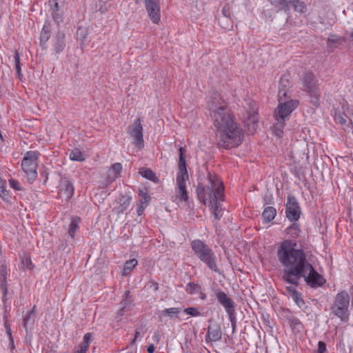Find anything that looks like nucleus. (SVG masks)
I'll return each mask as SVG.
<instances>
[{
	"instance_id": "obj_47",
	"label": "nucleus",
	"mask_w": 353,
	"mask_h": 353,
	"mask_svg": "<svg viewBox=\"0 0 353 353\" xmlns=\"http://www.w3.org/2000/svg\"><path fill=\"white\" fill-rule=\"evenodd\" d=\"M143 336V334L142 333V328H137L135 332L134 339L132 340V343H134L135 341L139 339V337H142Z\"/></svg>"
},
{
	"instance_id": "obj_13",
	"label": "nucleus",
	"mask_w": 353,
	"mask_h": 353,
	"mask_svg": "<svg viewBox=\"0 0 353 353\" xmlns=\"http://www.w3.org/2000/svg\"><path fill=\"white\" fill-rule=\"evenodd\" d=\"M301 214L299 203L294 196L289 197L286 203V216L290 221H296Z\"/></svg>"
},
{
	"instance_id": "obj_49",
	"label": "nucleus",
	"mask_w": 353,
	"mask_h": 353,
	"mask_svg": "<svg viewBox=\"0 0 353 353\" xmlns=\"http://www.w3.org/2000/svg\"><path fill=\"white\" fill-rule=\"evenodd\" d=\"M109 0H100L99 1V11L101 12V13H105L106 11H107V8L106 6H103V5H101V3H105L107 1H108Z\"/></svg>"
},
{
	"instance_id": "obj_62",
	"label": "nucleus",
	"mask_w": 353,
	"mask_h": 353,
	"mask_svg": "<svg viewBox=\"0 0 353 353\" xmlns=\"http://www.w3.org/2000/svg\"><path fill=\"white\" fill-rule=\"evenodd\" d=\"M204 298H205V295L201 296V299H204Z\"/></svg>"
},
{
	"instance_id": "obj_29",
	"label": "nucleus",
	"mask_w": 353,
	"mask_h": 353,
	"mask_svg": "<svg viewBox=\"0 0 353 353\" xmlns=\"http://www.w3.org/2000/svg\"><path fill=\"white\" fill-rule=\"evenodd\" d=\"M138 262L135 259L125 262L123 268V275L129 274L137 265Z\"/></svg>"
},
{
	"instance_id": "obj_36",
	"label": "nucleus",
	"mask_w": 353,
	"mask_h": 353,
	"mask_svg": "<svg viewBox=\"0 0 353 353\" xmlns=\"http://www.w3.org/2000/svg\"><path fill=\"white\" fill-rule=\"evenodd\" d=\"M291 296L299 307H302L304 305V301L299 292H294Z\"/></svg>"
},
{
	"instance_id": "obj_50",
	"label": "nucleus",
	"mask_w": 353,
	"mask_h": 353,
	"mask_svg": "<svg viewBox=\"0 0 353 353\" xmlns=\"http://www.w3.org/2000/svg\"><path fill=\"white\" fill-rule=\"evenodd\" d=\"M21 263L25 268H30L31 260L28 257H24L22 259Z\"/></svg>"
},
{
	"instance_id": "obj_60",
	"label": "nucleus",
	"mask_w": 353,
	"mask_h": 353,
	"mask_svg": "<svg viewBox=\"0 0 353 353\" xmlns=\"http://www.w3.org/2000/svg\"><path fill=\"white\" fill-rule=\"evenodd\" d=\"M295 325H297V326H301V323L299 321H295Z\"/></svg>"
},
{
	"instance_id": "obj_43",
	"label": "nucleus",
	"mask_w": 353,
	"mask_h": 353,
	"mask_svg": "<svg viewBox=\"0 0 353 353\" xmlns=\"http://www.w3.org/2000/svg\"><path fill=\"white\" fill-rule=\"evenodd\" d=\"M8 182H9L10 187L12 188H13L14 190H21V187L18 181H15L14 179L11 178L8 180Z\"/></svg>"
},
{
	"instance_id": "obj_1",
	"label": "nucleus",
	"mask_w": 353,
	"mask_h": 353,
	"mask_svg": "<svg viewBox=\"0 0 353 353\" xmlns=\"http://www.w3.org/2000/svg\"><path fill=\"white\" fill-rule=\"evenodd\" d=\"M278 260L283 267V281L298 285L299 280L303 278L312 287L321 286L325 279L314 270L307 259L305 252L297 248L294 240H284L277 250Z\"/></svg>"
},
{
	"instance_id": "obj_31",
	"label": "nucleus",
	"mask_w": 353,
	"mask_h": 353,
	"mask_svg": "<svg viewBox=\"0 0 353 353\" xmlns=\"http://www.w3.org/2000/svg\"><path fill=\"white\" fill-rule=\"evenodd\" d=\"M293 6L294 10L298 12H303L305 5L303 2L299 0H290V6Z\"/></svg>"
},
{
	"instance_id": "obj_38",
	"label": "nucleus",
	"mask_w": 353,
	"mask_h": 353,
	"mask_svg": "<svg viewBox=\"0 0 353 353\" xmlns=\"http://www.w3.org/2000/svg\"><path fill=\"white\" fill-rule=\"evenodd\" d=\"M285 125V121H283L281 124L279 123V121H276L274 126V133L276 136L280 137L283 134V129Z\"/></svg>"
},
{
	"instance_id": "obj_53",
	"label": "nucleus",
	"mask_w": 353,
	"mask_h": 353,
	"mask_svg": "<svg viewBox=\"0 0 353 353\" xmlns=\"http://www.w3.org/2000/svg\"><path fill=\"white\" fill-rule=\"evenodd\" d=\"M339 41V39L336 38L334 36L329 37L327 39L328 43H337Z\"/></svg>"
},
{
	"instance_id": "obj_8",
	"label": "nucleus",
	"mask_w": 353,
	"mask_h": 353,
	"mask_svg": "<svg viewBox=\"0 0 353 353\" xmlns=\"http://www.w3.org/2000/svg\"><path fill=\"white\" fill-rule=\"evenodd\" d=\"M298 101L296 100H288L287 101L279 103L276 110L274 112V118L276 121L281 123L288 119L292 111L296 108Z\"/></svg>"
},
{
	"instance_id": "obj_24",
	"label": "nucleus",
	"mask_w": 353,
	"mask_h": 353,
	"mask_svg": "<svg viewBox=\"0 0 353 353\" xmlns=\"http://www.w3.org/2000/svg\"><path fill=\"white\" fill-rule=\"evenodd\" d=\"M80 219L78 217L72 218L69 225L68 234L72 239L74 237V234L79 228Z\"/></svg>"
},
{
	"instance_id": "obj_25",
	"label": "nucleus",
	"mask_w": 353,
	"mask_h": 353,
	"mask_svg": "<svg viewBox=\"0 0 353 353\" xmlns=\"http://www.w3.org/2000/svg\"><path fill=\"white\" fill-rule=\"evenodd\" d=\"M35 318V306L28 312L23 319V325L27 328L28 326H31L34 323Z\"/></svg>"
},
{
	"instance_id": "obj_9",
	"label": "nucleus",
	"mask_w": 353,
	"mask_h": 353,
	"mask_svg": "<svg viewBox=\"0 0 353 353\" xmlns=\"http://www.w3.org/2000/svg\"><path fill=\"white\" fill-rule=\"evenodd\" d=\"M130 136L133 139L134 145L142 148L143 147V128L140 119H137L134 123L128 127Z\"/></svg>"
},
{
	"instance_id": "obj_52",
	"label": "nucleus",
	"mask_w": 353,
	"mask_h": 353,
	"mask_svg": "<svg viewBox=\"0 0 353 353\" xmlns=\"http://www.w3.org/2000/svg\"><path fill=\"white\" fill-rule=\"evenodd\" d=\"M152 340L154 342L158 343L160 341V335L159 332H154L153 336H152Z\"/></svg>"
},
{
	"instance_id": "obj_28",
	"label": "nucleus",
	"mask_w": 353,
	"mask_h": 353,
	"mask_svg": "<svg viewBox=\"0 0 353 353\" xmlns=\"http://www.w3.org/2000/svg\"><path fill=\"white\" fill-rule=\"evenodd\" d=\"M72 161H83L85 158L81 151L78 148H74L71 151L69 155Z\"/></svg>"
},
{
	"instance_id": "obj_44",
	"label": "nucleus",
	"mask_w": 353,
	"mask_h": 353,
	"mask_svg": "<svg viewBox=\"0 0 353 353\" xmlns=\"http://www.w3.org/2000/svg\"><path fill=\"white\" fill-rule=\"evenodd\" d=\"M287 230H288V233L292 235V236H297L299 234V232L297 226L294 225L288 228Z\"/></svg>"
},
{
	"instance_id": "obj_59",
	"label": "nucleus",
	"mask_w": 353,
	"mask_h": 353,
	"mask_svg": "<svg viewBox=\"0 0 353 353\" xmlns=\"http://www.w3.org/2000/svg\"><path fill=\"white\" fill-rule=\"evenodd\" d=\"M8 334L9 335L10 340L13 343V339H12V335H11L10 330H8Z\"/></svg>"
},
{
	"instance_id": "obj_39",
	"label": "nucleus",
	"mask_w": 353,
	"mask_h": 353,
	"mask_svg": "<svg viewBox=\"0 0 353 353\" xmlns=\"http://www.w3.org/2000/svg\"><path fill=\"white\" fill-rule=\"evenodd\" d=\"M0 288L3 293V300L5 301L8 294V285L6 279L0 280Z\"/></svg>"
},
{
	"instance_id": "obj_63",
	"label": "nucleus",
	"mask_w": 353,
	"mask_h": 353,
	"mask_svg": "<svg viewBox=\"0 0 353 353\" xmlns=\"http://www.w3.org/2000/svg\"><path fill=\"white\" fill-rule=\"evenodd\" d=\"M352 36L353 37V32L352 33Z\"/></svg>"
},
{
	"instance_id": "obj_18",
	"label": "nucleus",
	"mask_w": 353,
	"mask_h": 353,
	"mask_svg": "<svg viewBox=\"0 0 353 353\" xmlns=\"http://www.w3.org/2000/svg\"><path fill=\"white\" fill-rule=\"evenodd\" d=\"M130 198L126 196H121L118 201L114 203L113 211L117 214H123L130 206Z\"/></svg>"
},
{
	"instance_id": "obj_42",
	"label": "nucleus",
	"mask_w": 353,
	"mask_h": 353,
	"mask_svg": "<svg viewBox=\"0 0 353 353\" xmlns=\"http://www.w3.org/2000/svg\"><path fill=\"white\" fill-rule=\"evenodd\" d=\"M288 90L286 88H279L278 97H279V103H280V101L281 102H284L283 99L287 97Z\"/></svg>"
},
{
	"instance_id": "obj_4",
	"label": "nucleus",
	"mask_w": 353,
	"mask_h": 353,
	"mask_svg": "<svg viewBox=\"0 0 353 353\" xmlns=\"http://www.w3.org/2000/svg\"><path fill=\"white\" fill-rule=\"evenodd\" d=\"M178 168L176 179V188L172 201L179 205L180 203L187 202L188 200L185 183L189 177L186 169L185 149L183 147L179 148Z\"/></svg>"
},
{
	"instance_id": "obj_20",
	"label": "nucleus",
	"mask_w": 353,
	"mask_h": 353,
	"mask_svg": "<svg viewBox=\"0 0 353 353\" xmlns=\"http://www.w3.org/2000/svg\"><path fill=\"white\" fill-rule=\"evenodd\" d=\"M65 35L63 33L58 32L52 39L53 50L56 53H60L65 48Z\"/></svg>"
},
{
	"instance_id": "obj_45",
	"label": "nucleus",
	"mask_w": 353,
	"mask_h": 353,
	"mask_svg": "<svg viewBox=\"0 0 353 353\" xmlns=\"http://www.w3.org/2000/svg\"><path fill=\"white\" fill-rule=\"evenodd\" d=\"M288 79L286 77L283 76L281 78L280 83H279V88H286L289 85Z\"/></svg>"
},
{
	"instance_id": "obj_35",
	"label": "nucleus",
	"mask_w": 353,
	"mask_h": 353,
	"mask_svg": "<svg viewBox=\"0 0 353 353\" xmlns=\"http://www.w3.org/2000/svg\"><path fill=\"white\" fill-rule=\"evenodd\" d=\"M139 195L140 197L139 203L147 206L150 200V196L143 190H139Z\"/></svg>"
},
{
	"instance_id": "obj_6",
	"label": "nucleus",
	"mask_w": 353,
	"mask_h": 353,
	"mask_svg": "<svg viewBox=\"0 0 353 353\" xmlns=\"http://www.w3.org/2000/svg\"><path fill=\"white\" fill-rule=\"evenodd\" d=\"M350 296L348 293L343 290L338 293L331 307L333 314L339 317L342 321H347L349 316Z\"/></svg>"
},
{
	"instance_id": "obj_37",
	"label": "nucleus",
	"mask_w": 353,
	"mask_h": 353,
	"mask_svg": "<svg viewBox=\"0 0 353 353\" xmlns=\"http://www.w3.org/2000/svg\"><path fill=\"white\" fill-rule=\"evenodd\" d=\"M200 291V287L192 283H189L186 286V292L190 294H193Z\"/></svg>"
},
{
	"instance_id": "obj_10",
	"label": "nucleus",
	"mask_w": 353,
	"mask_h": 353,
	"mask_svg": "<svg viewBox=\"0 0 353 353\" xmlns=\"http://www.w3.org/2000/svg\"><path fill=\"white\" fill-rule=\"evenodd\" d=\"M303 83L304 90L317 100L320 92L316 85V81L314 75L312 73H305L303 76Z\"/></svg>"
},
{
	"instance_id": "obj_7",
	"label": "nucleus",
	"mask_w": 353,
	"mask_h": 353,
	"mask_svg": "<svg viewBox=\"0 0 353 353\" xmlns=\"http://www.w3.org/2000/svg\"><path fill=\"white\" fill-rule=\"evenodd\" d=\"M37 159L38 152L37 151H28L26 153L21 162V168L30 183H32L37 176Z\"/></svg>"
},
{
	"instance_id": "obj_32",
	"label": "nucleus",
	"mask_w": 353,
	"mask_h": 353,
	"mask_svg": "<svg viewBox=\"0 0 353 353\" xmlns=\"http://www.w3.org/2000/svg\"><path fill=\"white\" fill-rule=\"evenodd\" d=\"M50 38V30L48 26H44L41 30L40 39L42 44L46 43Z\"/></svg>"
},
{
	"instance_id": "obj_3",
	"label": "nucleus",
	"mask_w": 353,
	"mask_h": 353,
	"mask_svg": "<svg viewBox=\"0 0 353 353\" xmlns=\"http://www.w3.org/2000/svg\"><path fill=\"white\" fill-rule=\"evenodd\" d=\"M223 186L220 179L209 174L206 181L199 184L196 189L197 196L204 205L210 206L221 200L223 196Z\"/></svg>"
},
{
	"instance_id": "obj_23",
	"label": "nucleus",
	"mask_w": 353,
	"mask_h": 353,
	"mask_svg": "<svg viewBox=\"0 0 353 353\" xmlns=\"http://www.w3.org/2000/svg\"><path fill=\"white\" fill-rule=\"evenodd\" d=\"M276 214V209L273 207L268 206L264 209L262 216L265 221L270 222L274 219Z\"/></svg>"
},
{
	"instance_id": "obj_55",
	"label": "nucleus",
	"mask_w": 353,
	"mask_h": 353,
	"mask_svg": "<svg viewBox=\"0 0 353 353\" xmlns=\"http://www.w3.org/2000/svg\"><path fill=\"white\" fill-rule=\"evenodd\" d=\"M230 319V321L232 323V332H234L235 331V327H236V320H235V316H234V314H233V318L232 319Z\"/></svg>"
},
{
	"instance_id": "obj_11",
	"label": "nucleus",
	"mask_w": 353,
	"mask_h": 353,
	"mask_svg": "<svg viewBox=\"0 0 353 353\" xmlns=\"http://www.w3.org/2000/svg\"><path fill=\"white\" fill-rule=\"evenodd\" d=\"M148 16L152 22L158 24L161 19L159 0H144Z\"/></svg>"
},
{
	"instance_id": "obj_54",
	"label": "nucleus",
	"mask_w": 353,
	"mask_h": 353,
	"mask_svg": "<svg viewBox=\"0 0 353 353\" xmlns=\"http://www.w3.org/2000/svg\"><path fill=\"white\" fill-rule=\"evenodd\" d=\"M286 290L288 292V293L290 294V296L292 294H293V292H296V290L294 289V288L292 286V285H290V286H288L286 288Z\"/></svg>"
},
{
	"instance_id": "obj_19",
	"label": "nucleus",
	"mask_w": 353,
	"mask_h": 353,
	"mask_svg": "<svg viewBox=\"0 0 353 353\" xmlns=\"http://www.w3.org/2000/svg\"><path fill=\"white\" fill-rule=\"evenodd\" d=\"M49 4L51 8L54 20L57 23L62 21L64 12L63 9L65 3H62L61 5L59 4V2L49 3Z\"/></svg>"
},
{
	"instance_id": "obj_27",
	"label": "nucleus",
	"mask_w": 353,
	"mask_h": 353,
	"mask_svg": "<svg viewBox=\"0 0 353 353\" xmlns=\"http://www.w3.org/2000/svg\"><path fill=\"white\" fill-rule=\"evenodd\" d=\"M140 174L143 177H145L152 181H154V182L158 181V179L156 176L154 172L153 171H152L150 169L143 168L141 170Z\"/></svg>"
},
{
	"instance_id": "obj_51",
	"label": "nucleus",
	"mask_w": 353,
	"mask_h": 353,
	"mask_svg": "<svg viewBox=\"0 0 353 353\" xmlns=\"http://www.w3.org/2000/svg\"><path fill=\"white\" fill-rule=\"evenodd\" d=\"M146 206H145V205H142L141 203H140L138 207H137V214L138 215H141L144 211V209Z\"/></svg>"
},
{
	"instance_id": "obj_57",
	"label": "nucleus",
	"mask_w": 353,
	"mask_h": 353,
	"mask_svg": "<svg viewBox=\"0 0 353 353\" xmlns=\"http://www.w3.org/2000/svg\"><path fill=\"white\" fill-rule=\"evenodd\" d=\"M339 123H342V124H344L346 123V119L342 117V116H339L336 119Z\"/></svg>"
},
{
	"instance_id": "obj_46",
	"label": "nucleus",
	"mask_w": 353,
	"mask_h": 353,
	"mask_svg": "<svg viewBox=\"0 0 353 353\" xmlns=\"http://www.w3.org/2000/svg\"><path fill=\"white\" fill-rule=\"evenodd\" d=\"M326 350L325 343L323 341H319L318 343V349L316 353H324Z\"/></svg>"
},
{
	"instance_id": "obj_26",
	"label": "nucleus",
	"mask_w": 353,
	"mask_h": 353,
	"mask_svg": "<svg viewBox=\"0 0 353 353\" xmlns=\"http://www.w3.org/2000/svg\"><path fill=\"white\" fill-rule=\"evenodd\" d=\"M0 197L6 202H8L11 198L9 192L6 190V181L1 179H0Z\"/></svg>"
},
{
	"instance_id": "obj_34",
	"label": "nucleus",
	"mask_w": 353,
	"mask_h": 353,
	"mask_svg": "<svg viewBox=\"0 0 353 353\" xmlns=\"http://www.w3.org/2000/svg\"><path fill=\"white\" fill-rule=\"evenodd\" d=\"M13 61L14 62L15 69L17 70V75L19 77H20L21 76L20 58H19V54L17 51L14 52V55L13 57Z\"/></svg>"
},
{
	"instance_id": "obj_30",
	"label": "nucleus",
	"mask_w": 353,
	"mask_h": 353,
	"mask_svg": "<svg viewBox=\"0 0 353 353\" xmlns=\"http://www.w3.org/2000/svg\"><path fill=\"white\" fill-rule=\"evenodd\" d=\"M88 34V29L85 27H79L77 30V39L79 40L81 42H83Z\"/></svg>"
},
{
	"instance_id": "obj_41",
	"label": "nucleus",
	"mask_w": 353,
	"mask_h": 353,
	"mask_svg": "<svg viewBox=\"0 0 353 353\" xmlns=\"http://www.w3.org/2000/svg\"><path fill=\"white\" fill-rule=\"evenodd\" d=\"M184 312L191 316H198L201 314L198 309L193 307L185 308Z\"/></svg>"
},
{
	"instance_id": "obj_16",
	"label": "nucleus",
	"mask_w": 353,
	"mask_h": 353,
	"mask_svg": "<svg viewBox=\"0 0 353 353\" xmlns=\"http://www.w3.org/2000/svg\"><path fill=\"white\" fill-rule=\"evenodd\" d=\"M122 170V165L120 163H114L107 171L106 176L104 179V183L108 185L112 183L119 177Z\"/></svg>"
},
{
	"instance_id": "obj_15",
	"label": "nucleus",
	"mask_w": 353,
	"mask_h": 353,
	"mask_svg": "<svg viewBox=\"0 0 353 353\" xmlns=\"http://www.w3.org/2000/svg\"><path fill=\"white\" fill-rule=\"evenodd\" d=\"M216 298L218 301L224 307L226 312L228 313L229 318H233L234 313V303L232 299L228 296V295L223 291H218L216 292Z\"/></svg>"
},
{
	"instance_id": "obj_2",
	"label": "nucleus",
	"mask_w": 353,
	"mask_h": 353,
	"mask_svg": "<svg viewBox=\"0 0 353 353\" xmlns=\"http://www.w3.org/2000/svg\"><path fill=\"white\" fill-rule=\"evenodd\" d=\"M208 107L217 130L218 145L226 149L239 146L242 142V130L228 111L220 94H211L208 99Z\"/></svg>"
},
{
	"instance_id": "obj_56",
	"label": "nucleus",
	"mask_w": 353,
	"mask_h": 353,
	"mask_svg": "<svg viewBox=\"0 0 353 353\" xmlns=\"http://www.w3.org/2000/svg\"><path fill=\"white\" fill-rule=\"evenodd\" d=\"M154 350L155 347L153 344L150 345L147 348V351L148 353H154Z\"/></svg>"
},
{
	"instance_id": "obj_22",
	"label": "nucleus",
	"mask_w": 353,
	"mask_h": 353,
	"mask_svg": "<svg viewBox=\"0 0 353 353\" xmlns=\"http://www.w3.org/2000/svg\"><path fill=\"white\" fill-rule=\"evenodd\" d=\"M91 334L87 333L83 336L82 343L79 346V350L76 353H86L91 342Z\"/></svg>"
},
{
	"instance_id": "obj_33",
	"label": "nucleus",
	"mask_w": 353,
	"mask_h": 353,
	"mask_svg": "<svg viewBox=\"0 0 353 353\" xmlns=\"http://www.w3.org/2000/svg\"><path fill=\"white\" fill-rule=\"evenodd\" d=\"M213 210V214L216 219H219L222 216L221 208L220 207L219 201L216 202L214 205L210 206Z\"/></svg>"
},
{
	"instance_id": "obj_40",
	"label": "nucleus",
	"mask_w": 353,
	"mask_h": 353,
	"mask_svg": "<svg viewBox=\"0 0 353 353\" xmlns=\"http://www.w3.org/2000/svg\"><path fill=\"white\" fill-rule=\"evenodd\" d=\"M181 310L178 307H170L164 310L162 313L166 314L168 316L172 317L174 315H176L180 312Z\"/></svg>"
},
{
	"instance_id": "obj_12",
	"label": "nucleus",
	"mask_w": 353,
	"mask_h": 353,
	"mask_svg": "<svg viewBox=\"0 0 353 353\" xmlns=\"http://www.w3.org/2000/svg\"><path fill=\"white\" fill-rule=\"evenodd\" d=\"M222 339L221 325L216 322L210 321L205 341L207 343L217 342Z\"/></svg>"
},
{
	"instance_id": "obj_14",
	"label": "nucleus",
	"mask_w": 353,
	"mask_h": 353,
	"mask_svg": "<svg viewBox=\"0 0 353 353\" xmlns=\"http://www.w3.org/2000/svg\"><path fill=\"white\" fill-rule=\"evenodd\" d=\"M74 194L72 183L66 178L61 179L59 185L58 194L60 198L68 201Z\"/></svg>"
},
{
	"instance_id": "obj_5",
	"label": "nucleus",
	"mask_w": 353,
	"mask_h": 353,
	"mask_svg": "<svg viewBox=\"0 0 353 353\" xmlns=\"http://www.w3.org/2000/svg\"><path fill=\"white\" fill-rule=\"evenodd\" d=\"M191 248L194 254L210 270L217 272L216 257L212 249L201 240L191 242Z\"/></svg>"
},
{
	"instance_id": "obj_61",
	"label": "nucleus",
	"mask_w": 353,
	"mask_h": 353,
	"mask_svg": "<svg viewBox=\"0 0 353 353\" xmlns=\"http://www.w3.org/2000/svg\"><path fill=\"white\" fill-rule=\"evenodd\" d=\"M154 289H155L156 290H158V288H159V287H158V284H157V283H154Z\"/></svg>"
},
{
	"instance_id": "obj_21",
	"label": "nucleus",
	"mask_w": 353,
	"mask_h": 353,
	"mask_svg": "<svg viewBox=\"0 0 353 353\" xmlns=\"http://www.w3.org/2000/svg\"><path fill=\"white\" fill-rule=\"evenodd\" d=\"M269 1L278 11H288L290 7V0H269Z\"/></svg>"
},
{
	"instance_id": "obj_58",
	"label": "nucleus",
	"mask_w": 353,
	"mask_h": 353,
	"mask_svg": "<svg viewBox=\"0 0 353 353\" xmlns=\"http://www.w3.org/2000/svg\"><path fill=\"white\" fill-rule=\"evenodd\" d=\"M59 2V4H62V3H65V0H50L49 3H56Z\"/></svg>"
},
{
	"instance_id": "obj_17",
	"label": "nucleus",
	"mask_w": 353,
	"mask_h": 353,
	"mask_svg": "<svg viewBox=\"0 0 353 353\" xmlns=\"http://www.w3.org/2000/svg\"><path fill=\"white\" fill-rule=\"evenodd\" d=\"M250 110L248 111L247 113V119L246 122L247 125L250 128H252V130H255V126L256 124L258 122V118H257V107L256 105L254 103H250L249 104Z\"/></svg>"
},
{
	"instance_id": "obj_48",
	"label": "nucleus",
	"mask_w": 353,
	"mask_h": 353,
	"mask_svg": "<svg viewBox=\"0 0 353 353\" xmlns=\"http://www.w3.org/2000/svg\"><path fill=\"white\" fill-rule=\"evenodd\" d=\"M8 271L6 267L2 266L0 270V280L6 279Z\"/></svg>"
}]
</instances>
